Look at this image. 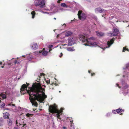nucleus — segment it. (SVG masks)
I'll use <instances>...</instances> for the list:
<instances>
[{"mask_svg": "<svg viewBox=\"0 0 129 129\" xmlns=\"http://www.w3.org/2000/svg\"><path fill=\"white\" fill-rule=\"evenodd\" d=\"M43 89L45 91V89L41 86L40 83H37L36 85L32 88L30 91H28L29 96V99L31 102L32 105L36 107H37L38 104L36 101L42 103L47 96L45 94L43 96L41 94L38 93L39 92H41L40 90Z\"/></svg>", "mask_w": 129, "mask_h": 129, "instance_id": "obj_1", "label": "nucleus"}, {"mask_svg": "<svg viewBox=\"0 0 129 129\" xmlns=\"http://www.w3.org/2000/svg\"><path fill=\"white\" fill-rule=\"evenodd\" d=\"M79 38L80 40L81 41L83 44L85 46H89L90 45L92 46H95L97 45L96 42L92 43L90 41V39H93V38L91 37L89 39H87V38L85 36L80 35L79 36Z\"/></svg>", "mask_w": 129, "mask_h": 129, "instance_id": "obj_2", "label": "nucleus"}, {"mask_svg": "<svg viewBox=\"0 0 129 129\" xmlns=\"http://www.w3.org/2000/svg\"><path fill=\"white\" fill-rule=\"evenodd\" d=\"M49 111L50 112L52 113H57V117L59 119H61L59 114L62 111L58 110L57 106L55 104H54L53 105H50L49 107Z\"/></svg>", "mask_w": 129, "mask_h": 129, "instance_id": "obj_3", "label": "nucleus"}, {"mask_svg": "<svg viewBox=\"0 0 129 129\" xmlns=\"http://www.w3.org/2000/svg\"><path fill=\"white\" fill-rule=\"evenodd\" d=\"M26 83L27 84V85L25 84H24L21 86V88L20 89L21 93L22 94H24L25 93H28V94H29V93L28 92V91H30L31 88L36 86V85H35L33 87L31 88L30 90H27V87L29 85V84L27 83V82Z\"/></svg>", "mask_w": 129, "mask_h": 129, "instance_id": "obj_4", "label": "nucleus"}, {"mask_svg": "<svg viewBox=\"0 0 129 129\" xmlns=\"http://www.w3.org/2000/svg\"><path fill=\"white\" fill-rule=\"evenodd\" d=\"M38 2H36L35 3V6H40V8H43L45 4V0H42L40 2L41 0H36Z\"/></svg>", "mask_w": 129, "mask_h": 129, "instance_id": "obj_5", "label": "nucleus"}, {"mask_svg": "<svg viewBox=\"0 0 129 129\" xmlns=\"http://www.w3.org/2000/svg\"><path fill=\"white\" fill-rule=\"evenodd\" d=\"M78 15L79 19L82 20H84L86 18L85 14L82 12V11H79L78 12Z\"/></svg>", "mask_w": 129, "mask_h": 129, "instance_id": "obj_6", "label": "nucleus"}, {"mask_svg": "<svg viewBox=\"0 0 129 129\" xmlns=\"http://www.w3.org/2000/svg\"><path fill=\"white\" fill-rule=\"evenodd\" d=\"M113 32L111 34V36H116L118 34L119 31V30L116 27H114L113 28Z\"/></svg>", "mask_w": 129, "mask_h": 129, "instance_id": "obj_7", "label": "nucleus"}, {"mask_svg": "<svg viewBox=\"0 0 129 129\" xmlns=\"http://www.w3.org/2000/svg\"><path fill=\"white\" fill-rule=\"evenodd\" d=\"M68 40V44L69 46H72L73 45L74 43V41L73 38H69Z\"/></svg>", "mask_w": 129, "mask_h": 129, "instance_id": "obj_8", "label": "nucleus"}, {"mask_svg": "<svg viewBox=\"0 0 129 129\" xmlns=\"http://www.w3.org/2000/svg\"><path fill=\"white\" fill-rule=\"evenodd\" d=\"M10 114L8 112H6L3 114V117L5 119H7L9 118Z\"/></svg>", "mask_w": 129, "mask_h": 129, "instance_id": "obj_9", "label": "nucleus"}, {"mask_svg": "<svg viewBox=\"0 0 129 129\" xmlns=\"http://www.w3.org/2000/svg\"><path fill=\"white\" fill-rule=\"evenodd\" d=\"M7 124L8 126L11 127L12 124V119L11 118H9L7 121Z\"/></svg>", "mask_w": 129, "mask_h": 129, "instance_id": "obj_10", "label": "nucleus"}, {"mask_svg": "<svg viewBox=\"0 0 129 129\" xmlns=\"http://www.w3.org/2000/svg\"><path fill=\"white\" fill-rule=\"evenodd\" d=\"M45 48H44L41 51H39L40 53H42V55L44 56H46L47 55L48 53V52L47 51L45 50Z\"/></svg>", "mask_w": 129, "mask_h": 129, "instance_id": "obj_11", "label": "nucleus"}, {"mask_svg": "<svg viewBox=\"0 0 129 129\" xmlns=\"http://www.w3.org/2000/svg\"><path fill=\"white\" fill-rule=\"evenodd\" d=\"M95 12H98L100 13H103L104 11V10L102 9L101 8H98L95 9Z\"/></svg>", "mask_w": 129, "mask_h": 129, "instance_id": "obj_12", "label": "nucleus"}, {"mask_svg": "<svg viewBox=\"0 0 129 129\" xmlns=\"http://www.w3.org/2000/svg\"><path fill=\"white\" fill-rule=\"evenodd\" d=\"M114 43V40L113 39H111L110 41H108L107 42V45L108 46V47H109L110 46Z\"/></svg>", "mask_w": 129, "mask_h": 129, "instance_id": "obj_13", "label": "nucleus"}, {"mask_svg": "<svg viewBox=\"0 0 129 129\" xmlns=\"http://www.w3.org/2000/svg\"><path fill=\"white\" fill-rule=\"evenodd\" d=\"M31 48L33 49H37L38 48V46L37 43H34L32 44L31 46Z\"/></svg>", "mask_w": 129, "mask_h": 129, "instance_id": "obj_14", "label": "nucleus"}, {"mask_svg": "<svg viewBox=\"0 0 129 129\" xmlns=\"http://www.w3.org/2000/svg\"><path fill=\"white\" fill-rule=\"evenodd\" d=\"M123 111H124V110H122L121 109L119 108L118 109H116V111L117 113H119L120 115H122V113H121Z\"/></svg>", "mask_w": 129, "mask_h": 129, "instance_id": "obj_15", "label": "nucleus"}, {"mask_svg": "<svg viewBox=\"0 0 129 129\" xmlns=\"http://www.w3.org/2000/svg\"><path fill=\"white\" fill-rule=\"evenodd\" d=\"M73 34V33L71 31H68L66 32V36L69 37Z\"/></svg>", "mask_w": 129, "mask_h": 129, "instance_id": "obj_16", "label": "nucleus"}, {"mask_svg": "<svg viewBox=\"0 0 129 129\" xmlns=\"http://www.w3.org/2000/svg\"><path fill=\"white\" fill-rule=\"evenodd\" d=\"M4 123V121L2 117H0V126L3 125Z\"/></svg>", "mask_w": 129, "mask_h": 129, "instance_id": "obj_17", "label": "nucleus"}, {"mask_svg": "<svg viewBox=\"0 0 129 129\" xmlns=\"http://www.w3.org/2000/svg\"><path fill=\"white\" fill-rule=\"evenodd\" d=\"M31 14L32 15V18L33 19L35 18V16L36 14L35 11H32L31 13Z\"/></svg>", "mask_w": 129, "mask_h": 129, "instance_id": "obj_18", "label": "nucleus"}, {"mask_svg": "<svg viewBox=\"0 0 129 129\" xmlns=\"http://www.w3.org/2000/svg\"><path fill=\"white\" fill-rule=\"evenodd\" d=\"M97 35L98 36H103L104 35V33L102 32H96Z\"/></svg>", "mask_w": 129, "mask_h": 129, "instance_id": "obj_19", "label": "nucleus"}, {"mask_svg": "<svg viewBox=\"0 0 129 129\" xmlns=\"http://www.w3.org/2000/svg\"><path fill=\"white\" fill-rule=\"evenodd\" d=\"M60 6L61 7H65L66 8L68 7V6L64 3H61Z\"/></svg>", "mask_w": 129, "mask_h": 129, "instance_id": "obj_20", "label": "nucleus"}, {"mask_svg": "<svg viewBox=\"0 0 129 129\" xmlns=\"http://www.w3.org/2000/svg\"><path fill=\"white\" fill-rule=\"evenodd\" d=\"M41 90V92H39V93H39V94H41V93H42V94H41L42 95V96H44V95L45 94V92H44V91H44L43 89H41V90Z\"/></svg>", "mask_w": 129, "mask_h": 129, "instance_id": "obj_21", "label": "nucleus"}, {"mask_svg": "<svg viewBox=\"0 0 129 129\" xmlns=\"http://www.w3.org/2000/svg\"><path fill=\"white\" fill-rule=\"evenodd\" d=\"M125 51H129V50L128 48H126V47H123L122 52H125Z\"/></svg>", "mask_w": 129, "mask_h": 129, "instance_id": "obj_22", "label": "nucleus"}, {"mask_svg": "<svg viewBox=\"0 0 129 129\" xmlns=\"http://www.w3.org/2000/svg\"><path fill=\"white\" fill-rule=\"evenodd\" d=\"M33 115V114H31L28 113L26 114V116L28 117H32Z\"/></svg>", "mask_w": 129, "mask_h": 129, "instance_id": "obj_23", "label": "nucleus"}, {"mask_svg": "<svg viewBox=\"0 0 129 129\" xmlns=\"http://www.w3.org/2000/svg\"><path fill=\"white\" fill-rule=\"evenodd\" d=\"M45 80L46 81V83L47 84H49L50 83V79H45Z\"/></svg>", "mask_w": 129, "mask_h": 129, "instance_id": "obj_24", "label": "nucleus"}, {"mask_svg": "<svg viewBox=\"0 0 129 129\" xmlns=\"http://www.w3.org/2000/svg\"><path fill=\"white\" fill-rule=\"evenodd\" d=\"M16 124L17 125V126H19L22 124V123H21L20 122H19L18 124V121L17 120H16Z\"/></svg>", "mask_w": 129, "mask_h": 129, "instance_id": "obj_25", "label": "nucleus"}, {"mask_svg": "<svg viewBox=\"0 0 129 129\" xmlns=\"http://www.w3.org/2000/svg\"><path fill=\"white\" fill-rule=\"evenodd\" d=\"M2 97L3 99H5L6 98V95L4 94H2Z\"/></svg>", "mask_w": 129, "mask_h": 129, "instance_id": "obj_26", "label": "nucleus"}, {"mask_svg": "<svg viewBox=\"0 0 129 129\" xmlns=\"http://www.w3.org/2000/svg\"><path fill=\"white\" fill-rule=\"evenodd\" d=\"M57 84H56V83H52L51 84V85L53 86L54 85L55 86H56Z\"/></svg>", "mask_w": 129, "mask_h": 129, "instance_id": "obj_27", "label": "nucleus"}, {"mask_svg": "<svg viewBox=\"0 0 129 129\" xmlns=\"http://www.w3.org/2000/svg\"><path fill=\"white\" fill-rule=\"evenodd\" d=\"M5 106V104L4 103H2L0 105L1 107L3 108Z\"/></svg>", "mask_w": 129, "mask_h": 129, "instance_id": "obj_28", "label": "nucleus"}, {"mask_svg": "<svg viewBox=\"0 0 129 129\" xmlns=\"http://www.w3.org/2000/svg\"><path fill=\"white\" fill-rule=\"evenodd\" d=\"M116 110H113L112 111V112L116 114V113H117L116 112Z\"/></svg>", "mask_w": 129, "mask_h": 129, "instance_id": "obj_29", "label": "nucleus"}, {"mask_svg": "<svg viewBox=\"0 0 129 129\" xmlns=\"http://www.w3.org/2000/svg\"><path fill=\"white\" fill-rule=\"evenodd\" d=\"M62 0H58L57 1V3H60V2L62 1Z\"/></svg>", "mask_w": 129, "mask_h": 129, "instance_id": "obj_30", "label": "nucleus"}, {"mask_svg": "<svg viewBox=\"0 0 129 129\" xmlns=\"http://www.w3.org/2000/svg\"><path fill=\"white\" fill-rule=\"evenodd\" d=\"M95 75L94 73H91V76H92Z\"/></svg>", "mask_w": 129, "mask_h": 129, "instance_id": "obj_31", "label": "nucleus"}, {"mask_svg": "<svg viewBox=\"0 0 129 129\" xmlns=\"http://www.w3.org/2000/svg\"><path fill=\"white\" fill-rule=\"evenodd\" d=\"M62 55H63L62 53H60V55L59 56L60 57H61L62 56Z\"/></svg>", "mask_w": 129, "mask_h": 129, "instance_id": "obj_32", "label": "nucleus"}, {"mask_svg": "<svg viewBox=\"0 0 129 129\" xmlns=\"http://www.w3.org/2000/svg\"><path fill=\"white\" fill-rule=\"evenodd\" d=\"M17 62V60H16L14 61V63L15 64H16Z\"/></svg>", "mask_w": 129, "mask_h": 129, "instance_id": "obj_33", "label": "nucleus"}, {"mask_svg": "<svg viewBox=\"0 0 129 129\" xmlns=\"http://www.w3.org/2000/svg\"><path fill=\"white\" fill-rule=\"evenodd\" d=\"M13 129H20L18 128L17 127H15Z\"/></svg>", "mask_w": 129, "mask_h": 129, "instance_id": "obj_34", "label": "nucleus"}, {"mask_svg": "<svg viewBox=\"0 0 129 129\" xmlns=\"http://www.w3.org/2000/svg\"><path fill=\"white\" fill-rule=\"evenodd\" d=\"M116 85L119 88H120V87L119 86V85L118 84H117Z\"/></svg>", "mask_w": 129, "mask_h": 129, "instance_id": "obj_35", "label": "nucleus"}, {"mask_svg": "<svg viewBox=\"0 0 129 129\" xmlns=\"http://www.w3.org/2000/svg\"><path fill=\"white\" fill-rule=\"evenodd\" d=\"M63 129H67V127H65V126H63Z\"/></svg>", "mask_w": 129, "mask_h": 129, "instance_id": "obj_36", "label": "nucleus"}, {"mask_svg": "<svg viewBox=\"0 0 129 129\" xmlns=\"http://www.w3.org/2000/svg\"><path fill=\"white\" fill-rule=\"evenodd\" d=\"M69 49L70 51H72V48H69Z\"/></svg>", "mask_w": 129, "mask_h": 129, "instance_id": "obj_37", "label": "nucleus"}, {"mask_svg": "<svg viewBox=\"0 0 129 129\" xmlns=\"http://www.w3.org/2000/svg\"><path fill=\"white\" fill-rule=\"evenodd\" d=\"M12 106H15V105L14 104H12Z\"/></svg>", "mask_w": 129, "mask_h": 129, "instance_id": "obj_38", "label": "nucleus"}, {"mask_svg": "<svg viewBox=\"0 0 129 129\" xmlns=\"http://www.w3.org/2000/svg\"><path fill=\"white\" fill-rule=\"evenodd\" d=\"M2 64V61L0 62V65Z\"/></svg>", "mask_w": 129, "mask_h": 129, "instance_id": "obj_39", "label": "nucleus"}, {"mask_svg": "<svg viewBox=\"0 0 129 129\" xmlns=\"http://www.w3.org/2000/svg\"><path fill=\"white\" fill-rule=\"evenodd\" d=\"M1 68H4V66H2L1 67Z\"/></svg>", "mask_w": 129, "mask_h": 129, "instance_id": "obj_40", "label": "nucleus"}, {"mask_svg": "<svg viewBox=\"0 0 129 129\" xmlns=\"http://www.w3.org/2000/svg\"><path fill=\"white\" fill-rule=\"evenodd\" d=\"M88 73H91L90 71L89 70H88Z\"/></svg>", "mask_w": 129, "mask_h": 129, "instance_id": "obj_41", "label": "nucleus"}, {"mask_svg": "<svg viewBox=\"0 0 129 129\" xmlns=\"http://www.w3.org/2000/svg\"><path fill=\"white\" fill-rule=\"evenodd\" d=\"M6 109L7 110H9V109H8V108H6Z\"/></svg>", "mask_w": 129, "mask_h": 129, "instance_id": "obj_42", "label": "nucleus"}, {"mask_svg": "<svg viewBox=\"0 0 129 129\" xmlns=\"http://www.w3.org/2000/svg\"><path fill=\"white\" fill-rule=\"evenodd\" d=\"M43 86H44V87H46V86H45V85H43Z\"/></svg>", "mask_w": 129, "mask_h": 129, "instance_id": "obj_43", "label": "nucleus"}, {"mask_svg": "<svg viewBox=\"0 0 129 129\" xmlns=\"http://www.w3.org/2000/svg\"><path fill=\"white\" fill-rule=\"evenodd\" d=\"M54 19L56 20V18H54Z\"/></svg>", "mask_w": 129, "mask_h": 129, "instance_id": "obj_44", "label": "nucleus"}, {"mask_svg": "<svg viewBox=\"0 0 129 129\" xmlns=\"http://www.w3.org/2000/svg\"><path fill=\"white\" fill-rule=\"evenodd\" d=\"M59 93H60L61 92V91H59Z\"/></svg>", "mask_w": 129, "mask_h": 129, "instance_id": "obj_45", "label": "nucleus"}, {"mask_svg": "<svg viewBox=\"0 0 129 129\" xmlns=\"http://www.w3.org/2000/svg\"><path fill=\"white\" fill-rule=\"evenodd\" d=\"M11 105V104H9V105Z\"/></svg>", "mask_w": 129, "mask_h": 129, "instance_id": "obj_46", "label": "nucleus"}, {"mask_svg": "<svg viewBox=\"0 0 129 129\" xmlns=\"http://www.w3.org/2000/svg\"><path fill=\"white\" fill-rule=\"evenodd\" d=\"M51 89H54V88H53L52 87Z\"/></svg>", "mask_w": 129, "mask_h": 129, "instance_id": "obj_47", "label": "nucleus"}, {"mask_svg": "<svg viewBox=\"0 0 129 129\" xmlns=\"http://www.w3.org/2000/svg\"><path fill=\"white\" fill-rule=\"evenodd\" d=\"M71 129H74L73 128H71Z\"/></svg>", "mask_w": 129, "mask_h": 129, "instance_id": "obj_48", "label": "nucleus"}, {"mask_svg": "<svg viewBox=\"0 0 129 129\" xmlns=\"http://www.w3.org/2000/svg\"><path fill=\"white\" fill-rule=\"evenodd\" d=\"M50 89H51V87H50Z\"/></svg>", "mask_w": 129, "mask_h": 129, "instance_id": "obj_49", "label": "nucleus"}, {"mask_svg": "<svg viewBox=\"0 0 129 129\" xmlns=\"http://www.w3.org/2000/svg\"><path fill=\"white\" fill-rule=\"evenodd\" d=\"M123 22H125L124 21H123Z\"/></svg>", "mask_w": 129, "mask_h": 129, "instance_id": "obj_50", "label": "nucleus"}]
</instances>
